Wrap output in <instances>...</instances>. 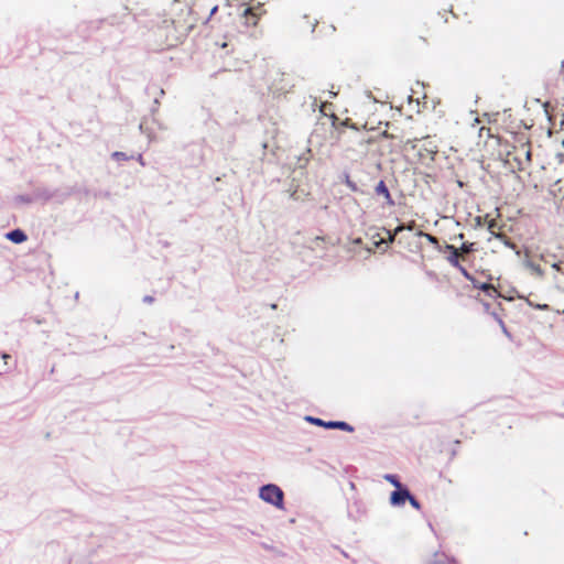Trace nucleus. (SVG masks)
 <instances>
[{
	"instance_id": "obj_8",
	"label": "nucleus",
	"mask_w": 564,
	"mask_h": 564,
	"mask_svg": "<svg viewBox=\"0 0 564 564\" xmlns=\"http://www.w3.org/2000/svg\"><path fill=\"white\" fill-rule=\"evenodd\" d=\"M307 420L318 426H324L326 429H338V430H343V431H346V432H352L354 431V427L351 425H349L348 423L344 422V421H329V422H325L321 419H316V417H307Z\"/></svg>"
},
{
	"instance_id": "obj_17",
	"label": "nucleus",
	"mask_w": 564,
	"mask_h": 564,
	"mask_svg": "<svg viewBox=\"0 0 564 564\" xmlns=\"http://www.w3.org/2000/svg\"><path fill=\"white\" fill-rule=\"evenodd\" d=\"M403 229H405V227H404V225H401V226H398V227L393 230V232L389 231V232H388V234H389V238H388V240H389L390 242H392V241L394 240L395 236H397L399 232H401Z\"/></svg>"
},
{
	"instance_id": "obj_4",
	"label": "nucleus",
	"mask_w": 564,
	"mask_h": 564,
	"mask_svg": "<svg viewBox=\"0 0 564 564\" xmlns=\"http://www.w3.org/2000/svg\"><path fill=\"white\" fill-rule=\"evenodd\" d=\"M508 156L517 162L518 170L524 171L531 165V144L523 141L519 145H514L511 151H508Z\"/></svg>"
},
{
	"instance_id": "obj_20",
	"label": "nucleus",
	"mask_w": 564,
	"mask_h": 564,
	"mask_svg": "<svg viewBox=\"0 0 564 564\" xmlns=\"http://www.w3.org/2000/svg\"><path fill=\"white\" fill-rule=\"evenodd\" d=\"M0 358L3 360L4 366L8 365V361L11 359L9 354H0Z\"/></svg>"
},
{
	"instance_id": "obj_27",
	"label": "nucleus",
	"mask_w": 564,
	"mask_h": 564,
	"mask_svg": "<svg viewBox=\"0 0 564 564\" xmlns=\"http://www.w3.org/2000/svg\"><path fill=\"white\" fill-rule=\"evenodd\" d=\"M556 312H557V313H563V314H564V306H563V307H557V308H556Z\"/></svg>"
},
{
	"instance_id": "obj_5",
	"label": "nucleus",
	"mask_w": 564,
	"mask_h": 564,
	"mask_svg": "<svg viewBox=\"0 0 564 564\" xmlns=\"http://www.w3.org/2000/svg\"><path fill=\"white\" fill-rule=\"evenodd\" d=\"M259 496L265 502H269L280 509L283 508L284 495L281 488L276 485L270 484L261 487Z\"/></svg>"
},
{
	"instance_id": "obj_19",
	"label": "nucleus",
	"mask_w": 564,
	"mask_h": 564,
	"mask_svg": "<svg viewBox=\"0 0 564 564\" xmlns=\"http://www.w3.org/2000/svg\"><path fill=\"white\" fill-rule=\"evenodd\" d=\"M406 500H409L411 506L414 507L415 509L419 510L421 508L420 502L413 496L410 495V498H406Z\"/></svg>"
},
{
	"instance_id": "obj_22",
	"label": "nucleus",
	"mask_w": 564,
	"mask_h": 564,
	"mask_svg": "<svg viewBox=\"0 0 564 564\" xmlns=\"http://www.w3.org/2000/svg\"><path fill=\"white\" fill-rule=\"evenodd\" d=\"M470 254H467V256H464V257H460V263H465V262H470Z\"/></svg>"
},
{
	"instance_id": "obj_15",
	"label": "nucleus",
	"mask_w": 564,
	"mask_h": 564,
	"mask_svg": "<svg viewBox=\"0 0 564 564\" xmlns=\"http://www.w3.org/2000/svg\"><path fill=\"white\" fill-rule=\"evenodd\" d=\"M417 235L424 237L430 243L434 245L435 247H438L437 238L432 236L431 234L419 231Z\"/></svg>"
},
{
	"instance_id": "obj_2",
	"label": "nucleus",
	"mask_w": 564,
	"mask_h": 564,
	"mask_svg": "<svg viewBox=\"0 0 564 564\" xmlns=\"http://www.w3.org/2000/svg\"><path fill=\"white\" fill-rule=\"evenodd\" d=\"M332 118L336 131V140L346 151H356L357 148L362 147L367 142L361 130L355 126L348 127L346 121L337 123L338 118L335 115H332Z\"/></svg>"
},
{
	"instance_id": "obj_21",
	"label": "nucleus",
	"mask_w": 564,
	"mask_h": 564,
	"mask_svg": "<svg viewBox=\"0 0 564 564\" xmlns=\"http://www.w3.org/2000/svg\"><path fill=\"white\" fill-rule=\"evenodd\" d=\"M497 223L496 220L491 219L488 224V229L494 234V229L496 228Z\"/></svg>"
},
{
	"instance_id": "obj_12",
	"label": "nucleus",
	"mask_w": 564,
	"mask_h": 564,
	"mask_svg": "<svg viewBox=\"0 0 564 564\" xmlns=\"http://www.w3.org/2000/svg\"><path fill=\"white\" fill-rule=\"evenodd\" d=\"M459 252L464 256L470 254L477 250L475 242H463L460 247H457Z\"/></svg>"
},
{
	"instance_id": "obj_13",
	"label": "nucleus",
	"mask_w": 564,
	"mask_h": 564,
	"mask_svg": "<svg viewBox=\"0 0 564 564\" xmlns=\"http://www.w3.org/2000/svg\"><path fill=\"white\" fill-rule=\"evenodd\" d=\"M469 278L470 279H467L475 289H479L481 291L484 290H488L489 289V283H486V282H480L479 280H477L470 272H469Z\"/></svg>"
},
{
	"instance_id": "obj_24",
	"label": "nucleus",
	"mask_w": 564,
	"mask_h": 564,
	"mask_svg": "<svg viewBox=\"0 0 564 564\" xmlns=\"http://www.w3.org/2000/svg\"><path fill=\"white\" fill-rule=\"evenodd\" d=\"M328 107V105L326 102L322 104L321 106V112L323 113H326V108Z\"/></svg>"
},
{
	"instance_id": "obj_25",
	"label": "nucleus",
	"mask_w": 564,
	"mask_h": 564,
	"mask_svg": "<svg viewBox=\"0 0 564 564\" xmlns=\"http://www.w3.org/2000/svg\"><path fill=\"white\" fill-rule=\"evenodd\" d=\"M415 223L414 221H411L408 226H404L406 229L409 230H412L413 227H414Z\"/></svg>"
},
{
	"instance_id": "obj_10",
	"label": "nucleus",
	"mask_w": 564,
	"mask_h": 564,
	"mask_svg": "<svg viewBox=\"0 0 564 564\" xmlns=\"http://www.w3.org/2000/svg\"><path fill=\"white\" fill-rule=\"evenodd\" d=\"M375 193L378 195V196H382L386 200V203L389 205V206H392L394 204L393 199H392V196L389 192V188L386 184V182L383 180H381L375 187Z\"/></svg>"
},
{
	"instance_id": "obj_1",
	"label": "nucleus",
	"mask_w": 564,
	"mask_h": 564,
	"mask_svg": "<svg viewBox=\"0 0 564 564\" xmlns=\"http://www.w3.org/2000/svg\"><path fill=\"white\" fill-rule=\"evenodd\" d=\"M191 28L189 24L181 20H164L154 30L155 41L164 48L175 47L185 40Z\"/></svg>"
},
{
	"instance_id": "obj_16",
	"label": "nucleus",
	"mask_w": 564,
	"mask_h": 564,
	"mask_svg": "<svg viewBox=\"0 0 564 564\" xmlns=\"http://www.w3.org/2000/svg\"><path fill=\"white\" fill-rule=\"evenodd\" d=\"M482 292H485L489 297H496L499 295L498 290L491 283H489V289H486Z\"/></svg>"
},
{
	"instance_id": "obj_7",
	"label": "nucleus",
	"mask_w": 564,
	"mask_h": 564,
	"mask_svg": "<svg viewBox=\"0 0 564 564\" xmlns=\"http://www.w3.org/2000/svg\"><path fill=\"white\" fill-rule=\"evenodd\" d=\"M445 249L449 251V254L447 257L448 263L452 267L456 268L465 279H470L469 271L467 270L465 264L460 263V257H463V254L459 252L458 248L453 245H446Z\"/></svg>"
},
{
	"instance_id": "obj_18",
	"label": "nucleus",
	"mask_w": 564,
	"mask_h": 564,
	"mask_svg": "<svg viewBox=\"0 0 564 564\" xmlns=\"http://www.w3.org/2000/svg\"><path fill=\"white\" fill-rule=\"evenodd\" d=\"M496 237L502 240L507 246L514 248V245L509 241V238L506 235L497 234Z\"/></svg>"
},
{
	"instance_id": "obj_3",
	"label": "nucleus",
	"mask_w": 564,
	"mask_h": 564,
	"mask_svg": "<svg viewBox=\"0 0 564 564\" xmlns=\"http://www.w3.org/2000/svg\"><path fill=\"white\" fill-rule=\"evenodd\" d=\"M261 8H245L241 12L237 13L235 20V29L232 31H228V35L238 34H247L251 33V31L258 25L261 18Z\"/></svg>"
},
{
	"instance_id": "obj_29",
	"label": "nucleus",
	"mask_w": 564,
	"mask_h": 564,
	"mask_svg": "<svg viewBox=\"0 0 564 564\" xmlns=\"http://www.w3.org/2000/svg\"><path fill=\"white\" fill-rule=\"evenodd\" d=\"M383 135L387 138L390 137L387 131L383 132Z\"/></svg>"
},
{
	"instance_id": "obj_26",
	"label": "nucleus",
	"mask_w": 564,
	"mask_h": 564,
	"mask_svg": "<svg viewBox=\"0 0 564 564\" xmlns=\"http://www.w3.org/2000/svg\"><path fill=\"white\" fill-rule=\"evenodd\" d=\"M431 564H447L445 561H434Z\"/></svg>"
},
{
	"instance_id": "obj_6",
	"label": "nucleus",
	"mask_w": 564,
	"mask_h": 564,
	"mask_svg": "<svg viewBox=\"0 0 564 564\" xmlns=\"http://www.w3.org/2000/svg\"><path fill=\"white\" fill-rule=\"evenodd\" d=\"M417 142L419 140L416 139L413 141L408 140L404 147L406 149L408 145H411L412 149H417L419 158L422 162L426 160H434V155L437 153V145L430 141L429 138H425L421 145H419Z\"/></svg>"
},
{
	"instance_id": "obj_28",
	"label": "nucleus",
	"mask_w": 564,
	"mask_h": 564,
	"mask_svg": "<svg viewBox=\"0 0 564 564\" xmlns=\"http://www.w3.org/2000/svg\"><path fill=\"white\" fill-rule=\"evenodd\" d=\"M217 9H218L217 7H214V8L210 10V14H212V15H213V14H215V13H216V11H217Z\"/></svg>"
},
{
	"instance_id": "obj_11",
	"label": "nucleus",
	"mask_w": 564,
	"mask_h": 564,
	"mask_svg": "<svg viewBox=\"0 0 564 564\" xmlns=\"http://www.w3.org/2000/svg\"><path fill=\"white\" fill-rule=\"evenodd\" d=\"M7 238L14 243H22L28 239L26 235L20 229L8 232Z\"/></svg>"
},
{
	"instance_id": "obj_14",
	"label": "nucleus",
	"mask_w": 564,
	"mask_h": 564,
	"mask_svg": "<svg viewBox=\"0 0 564 564\" xmlns=\"http://www.w3.org/2000/svg\"><path fill=\"white\" fill-rule=\"evenodd\" d=\"M384 479L393 485L397 489L402 488L401 482L395 475L388 474L384 476Z\"/></svg>"
},
{
	"instance_id": "obj_9",
	"label": "nucleus",
	"mask_w": 564,
	"mask_h": 564,
	"mask_svg": "<svg viewBox=\"0 0 564 564\" xmlns=\"http://www.w3.org/2000/svg\"><path fill=\"white\" fill-rule=\"evenodd\" d=\"M406 498H410V492L406 488H399L394 491H392L390 496V502L393 506H402Z\"/></svg>"
},
{
	"instance_id": "obj_23",
	"label": "nucleus",
	"mask_w": 564,
	"mask_h": 564,
	"mask_svg": "<svg viewBox=\"0 0 564 564\" xmlns=\"http://www.w3.org/2000/svg\"><path fill=\"white\" fill-rule=\"evenodd\" d=\"M560 264H561L560 262H554V263H552V268L555 269L558 272H562V269H561Z\"/></svg>"
}]
</instances>
